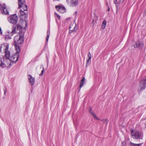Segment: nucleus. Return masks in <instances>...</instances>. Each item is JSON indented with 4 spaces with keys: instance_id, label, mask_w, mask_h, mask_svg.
Here are the masks:
<instances>
[{
    "instance_id": "nucleus-7",
    "label": "nucleus",
    "mask_w": 146,
    "mask_h": 146,
    "mask_svg": "<svg viewBox=\"0 0 146 146\" xmlns=\"http://www.w3.org/2000/svg\"><path fill=\"white\" fill-rule=\"evenodd\" d=\"M19 8L23 7L25 11H27L28 9L27 6L25 4L24 0H18Z\"/></svg>"
},
{
    "instance_id": "nucleus-4",
    "label": "nucleus",
    "mask_w": 146,
    "mask_h": 146,
    "mask_svg": "<svg viewBox=\"0 0 146 146\" xmlns=\"http://www.w3.org/2000/svg\"><path fill=\"white\" fill-rule=\"evenodd\" d=\"M131 134L133 138L137 139H142L143 137V134L139 131L132 130L131 131Z\"/></svg>"
},
{
    "instance_id": "nucleus-25",
    "label": "nucleus",
    "mask_w": 146,
    "mask_h": 146,
    "mask_svg": "<svg viewBox=\"0 0 146 146\" xmlns=\"http://www.w3.org/2000/svg\"><path fill=\"white\" fill-rule=\"evenodd\" d=\"M54 14L58 18L59 20L60 19V17L58 14L56 13H54Z\"/></svg>"
},
{
    "instance_id": "nucleus-12",
    "label": "nucleus",
    "mask_w": 146,
    "mask_h": 146,
    "mask_svg": "<svg viewBox=\"0 0 146 146\" xmlns=\"http://www.w3.org/2000/svg\"><path fill=\"white\" fill-rule=\"evenodd\" d=\"M144 46L143 43V42L138 40L134 45V47L135 48L138 47L142 49Z\"/></svg>"
},
{
    "instance_id": "nucleus-10",
    "label": "nucleus",
    "mask_w": 146,
    "mask_h": 146,
    "mask_svg": "<svg viewBox=\"0 0 146 146\" xmlns=\"http://www.w3.org/2000/svg\"><path fill=\"white\" fill-rule=\"evenodd\" d=\"M5 56L6 59H9L10 56V52L8 50L9 49V45L7 44L5 46Z\"/></svg>"
},
{
    "instance_id": "nucleus-6",
    "label": "nucleus",
    "mask_w": 146,
    "mask_h": 146,
    "mask_svg": "<svg viewBox=\"0 0 146 146\" xmlns=\"http://www.w3.org/2000/svg\"><path fill=\"white\" fill-rule=\"evenodd\" d=\"M146 87V79L143 78L140 82L139 85L138 86V90L141 91L144 90Z\"/></svg>"
},
{
    "instance_id": "nucleus-38",
    "label": "nucleus",
    "mask_w": 146,
    "mask_h": 146,
    "mask_svg": "<svg viewBox=\"0 0 146 146\" xmlns=\"http://www.w3.org/2000/svg\"><path fill=\"white\" fill-rule=\"evenodd\" d=\"M114 3L115 4V5H117V4H118L119 3H118V2H115V3Z\"/></svg>"
},
{
    "instance_id": "nucleus-34",
    "label": "nucleus",
    "mask_w": 146,
    "mask_h": 146,
    "mask_svg": "<svg viewBox=\"0 0 146 146\" xmlns=\"http://www.w3.org/2000/svg\"><path fill=\"white\" fill-rule=\"evenodd\" d=\"M0 34H2V31L1 30V27H0Z\"/></svg>"
},
{
    "instance_id": "nucleus-9",
    "label": "nucleus",
    "mask_w": 146,
    "mask_h": 146,
    "mask_svg": "<svg viewBox=\"0 0 146 146\" xmlns=\"http://www.w3.org/2000/svg\"><path fill=\"white\" fill-rule=\"evenodd\" d=\"M19 57V54L15 53L11 56L10 60L11 62L12 63H15L18 60Z\"/></svg>"
},
{
    "instance_id": "nucleus-36",
    "label": "nucleus",
    "mask_w": 146,
    "mask_h": 146,
    "mask_svg": "<svg viewBox=\"0 0 146 146\" xmlns=\"http://www.w3.org/2000/svg\"><path fill=\"white\" fill-rule=\"evenodd\" d=\"M3 6H2L0 4V10L2 8Z\"/></svg>"
},
{
    "instance_id": "nucleus-32",
    "label": "nucleus",
    "mask_w": 146,
    "mask_h": 146,
    "mask_svg": "<svg viewBox=\"0 0 146 146\" xmlns=\"http://www.w3.org/2000/svg\"><path fill=\"white\" fill-rule=\"evenodd\" d=\"M115 6L116 8L117 11L118 10V4H117L115 5Z\"/></svg>"
},
{
    "instance_id": "nucleus-8",
    "label": "nucleus",
    "mask_w": 146,
    "mask_h": 146,
    "mask_svg": "<svg viewBox=\"0 0 146 146\" xmlns=\"http://www.w3.org/2000/svg\"><path fill=\"white\" fill-rule=\"evenodd\" d=\"M68 4L70 6L73 7L76 6L78 4V0H66Z\"/></svg>"
},
{
    "instance_id": "nucleus-37",
    "label": "nucleus",
    "mask_w": 146,
    "mask_h": 146,
    "mask_svg": "<svg viewBox=\"0 0 146 146\" xmlns=\"http://www.w3.org/2000/svg\"><path fill=\"white\" fill-rule=\"evenodd\" d=\"M145 119L146 120V121H145V127H146V118H145Z\"/></svg>"
},
{
    "instance_id": "nucleus-39",
    "label": "nucleus",
    "mask_w": 146,
    "mask_h": 146,
    "mask_svg": "<svg viewBox=\"0 0 146 146\" xmlns=\"http://www.w3.org/2000/svg\"><path fill=\"white\" fill-rule=\"evenodd\" d=\"M108 3L107 2L106 3V5L107 6H108Z\"/></svg>"
},
{
    "instance_id": "nucleus-26",
    "label": "nucleus",
    "mask_w": 146,
    "mask_h": 146,
    "mask_svg": "<svg viewBox=\"0 0 146 146\" xmlns=\"http://www.w3.org/2000/svg\"><path fill=\"white\" fill-rule=\"evenodd\" d=\"M126 142L125 141H123L122 143V146H126Z\"/></svg>"
},
{
    "instance_id": "nucleus-33",
    "label": "nucleus",
    "mask_w": 146,
    "mask_h": 146,
    "mask_svg": "<svg viewBox=\"0 0 146 146\" xmlns=\"http://www.w3.org/2000/svg\"><path fill=\"white\" fill-rule=\"evenodd\" d=\"M4 95H5L6 94V90L5 89H4Z\"/></svg>"
},
{
    "instance_id": "nucleus-22",
    "label": "nucleus",
    "mask_w": 146,
    "mask_h": 146,
    "mask_svg": "<svg viewBox=\"0 0 146 146\" xmlns=\"http://www.w3.org/2000/svg\"><path fill=\"white\" fill-rule=\"evenodd\" d=\"M50 35V31L49 29L47 30V36L46 38V41L47 42L48 41V38H49V35Z\"/></svg>"
},
{
    "instance_id": "nucleus-40",
    "label": "nucleus",
    "mask_w": 146,
    "mask_h": 146,
    "mask_svg": "<svg viewBox=\"0 0 146 146\" xmlns=\"http://www.w3.org/2000/svg\"><path fill=\"white\" fill-rule=\"evenodd\" d=\"M108 11H110V8L109 7H108Z\"/></svg>"
},
{
    "instance_id": "nucleus-2",
    "label": "nucleus",
    "mask_w": 146,
    "mask_h": 146,
    "mask_svg": "<svg viewBox=\"0 0 146 146\" xmlns=\"http://www.w3.org/2000/svg\"><path fill=\"white\" fill-rule=\"evenodd\" d=\"M28 14L24 11L21 10L20 11V24L22 25V29H25L27 25V22L26 19L27 18Z\"/></svg>"
},
{
    "instance_id": "nucleus-31",
    "label": "nucleus",
    "mask_w": 146,
    "mask_h": 146,
    "mask_svg": "<svg viewBox=\"0 0 146 146\" xmlns=\"http://www.w3.org/2000/svg\"><path fill=\"white\" fill-rule=\"evenodd\" d=\"M124 1V0H119V3H123Z\"/></svg>"
},
{
    "instance_id": "nucleus-28",
    "label": "nucleus",
    "mask_w": 146,
    "mask_h": 146,
    "mask_svg": "<svg viewBox=\"0 0 146 146\" xmlns=\"http://www.w3.org/2000/svg\"><path fill=\"white\" fill-rule=\"evenodd\" d=\"M6 39H11V38L10 36H9V35H7L6 36Z\"/></svg>"
},
{
    "instance_id": "nucleus-24",
    "label": "nucleus",
    "mask_w": 146,
    "mask_h": 146,
    "mask_svg": "<svg viewBox=\"0 0 146 146\" xmlns=\"http://www.w3.org/2000/svg\"><path fill=\"white\" fill-rule=\"evenodd\" d=\"M88 56L89 57V58L88 60H87V63H88L90 60V61L91 60V55L90 52H89L88 54Z\"/></svg>"
},
{
    "instance_id": "nucleus-35",
    "label": "nucleus",
    "mask_w": 146,
    "mask_h": 146,
    "mask_svg": "<svg viewBox=\"0 0 146 146\" xmlns=\"http://www.w3.org/2000/svg\"><path fill=\"white\" fill-rule=\"evenodd\" d=\"M117 0H113V2L114 3H115V2H117Z\"/></svg>"
},
{
    "instance_id": "nucleus-18",
    "label": "nucleus",
    "mask_w": 146,
    "mask_h": 146,
    "mask_svg": "<svg viewBox=\"0 0 146 146\" xmlns=\"http://www.w3.org/2000/svg\"><path fill=\"white\" fill-rule=\"evenodd\" d=\"M18 44L15 45V44H14V45L15 48V50L16 51L15 53H18L19 54V52H20V48L18 46Z\"/></svg>"
},
{
    "instance_id": "nucleus-20",
    "label": "nucleus",
    "mask_w": 146,
    "mask_h": 146,
    "mask_svg": "<svg viewBox=\"0 0 146 146\" xmlns=\"http://www.w3.org/2000/svg\"><path fill=\"white\" fill-rule=\"evenodd\" d=\"M142 144V143H139V144H135L131 142L130 143V146H141Z\"/></svg>"
},
{
    "instance_id": "nucleus-3",
    "label": "nucleus",
    "mask_w": 146,
    "mask_h": 146,
    "mask_svg": "<svg viewBox=\"0 0 146 146\" xmlns=\"http://www.w3.org/2000/svg\"><path fill=\"white\" fill-rule=\"evenodd\" d=\"M0 62V66L2 68L8 67L11 65V62L10 59H6L4 56L2 58H1Z\"/></svg>"
},
{
    "instance_id": "nucleus-19",
    "label": "nucleus",
    "mask_w": 146,
    "mask_h": 146,
    "mask_svg": "<svg viewBox=\"0 0 146 146\" xmlns=\"http://www.w3.org/2000/svg\"><path fill=\"white\" fill-rule=\"evenodd\" d=\"M16 27L15 26L13 25L12 27V30L11 32V35H13L16 32Z\"/></svg>"
},
{
    "instance_id": "nucleus-1",
    "label": "nucleus",
    "mask_w": 146,
    "mask_h": 146,
    "mask_svg": "<svg viewBox=\"0 0 146 146\" xmlns=\"http://www.w3.org/2000/svg\"><path fill=\"white\" fill-rule=\"evenodd\" d=\"M17 30L19 31V35L16 36L14 38V44H21L24 41V35L25 30L22 29V27L18 25L17 26Z\"/></svg>"
},
{
    "instance_id": "nucleus-13",
    "label": "nucleus",
    "mask_w": 146,
    "mask_h": 146,
    "mask_svg": "<svg viewBox=\"0 0 146 146\" xmlns=\"http://www.w3.org/2000/svg\"><path fill=\"white\" fill-rule=\"evenodd\" d=\"M76 23H73V24L70 25L69 27L70 32L72 33L75 31L77 30V29H76Z\"/></svg>"
},
{
    "instance_id": "nucleus-17",
    "label": "nucleus",
    "mask_w": 146,
    "mask_h": 146,
    "mask_svg": "<svg viewBox=\"0 0 146 146\" xmlns=\"http://www.w3.org/2000/svg\"><path fill=\"white\" fill-rule=\"evenodd\" d=\"M85 82V77H84L81 80V81L80 83V86H79V87H80V88H81L84 85V84ZM80 90H79V91H80Z\"/></svg>"
},
{
    "instance_id": "nucleus-5",
    "label": "nucleus",
    "mask_w": 146,
    "mask_h": 146,
    "mask_svg": "<svg viewBox=\"0 0 146 146\" xmlns=\"http://www.w3.org/2000/svg\"><path fill=\"white\" fill-rule=\"evenodd\" d=\"M8 20L10 23L12 24H15L17 22L18 18L16 14H13L8 17Z\"/></svg>"
},
{
    "instance_id": "nucleus-14",
    "label": "nucleus",
    "mask_w": 146,
    "mask_h": 146,
    "mask_svg": "<svg viewBox=\"0 0 146 146\" xmlns=\"http://www.w3.org/2000/svg\"><path fill=\"white\" fill-rule=\"evenodd\" d=\"M28 78L31 84L32 85H34L35 82V78H33L31 75H29Z\"/></svg>"
},
{
    "instance_id": "nucleus-21",
    "label": "nucleus",
    "mask_w": 146,
    "mask_h": 146,
    "mask_svg": "<svg viewBox=\"0 0 146 146\" xmlns=\"http://www.w3.org/2000/svg\"><path fill=\"white\" fill-rule=\"evenodd\" d=\"M106 24V20H104L103 21L102 25V28L103 29H104L105 28Z\"/></svg>"
},
{
    "instance_id": "nucleus-29",
    "label": "nucleus",
    "mask_w": 146,
    "mask_h": 146,
    "mask_svg": "<svg viewBox=\"0 0 146 146\" xmlns=\"http://www.w3.org/2000/svg\"><path fill=\"white\" fill-rule=\"evenodd\" d=\"M3 47V45L2 44L0 46V52H1V48Z\"/></svg>"
},
{
    "instance_id": "nucleus-16",
    "label": "nucleus",
    "mask_w": 146,
    "mask_h": 146,
    "mask_svg": "<svg viewBox=\"0 0 146 146\" xmlns=\"http://www.w3.org/2000/svg\"><path fill=\"white\" fill-rule=\"evenodd\" d=\"M89 110L90 113L94 116L95 118L98 120H100V119L98 118L95 114L92 111V110L91 108H90L89 109Z\"/></svg>"
},
{
    "instance_id": "nucleus-27",
    "label": "nucleus",
    "mask_w": 146,
    "mask_h": 146,
    "mask_svg": "<svg viewBox=\"0 0 146 146\" xmlns=\"http://www.w3.org/2000/svg\"><path fill=\"white\" fill-rule=\"evenodd\" d=\"M44 69L43 68L42 70L41 71V73L40 74V75H42L43 74V73L44 72Z\"/></svg>"
},
{
    "instance_id": "nucleus-30",
    "label": "nucleus",
    "mask_w": 146,
    "mask_h": 146,
    "mask_svg": "<svg viewBox=\"0 0 146 146\" xmlns=\"http://www.w3.org/2000/svg\"><path fill=\"white\" fill-rule=\"evenodd\" d=\"M143 15L144 16L146 15V9L145 10V11L143 13Z\"/></svg>"
},
{
    "instance_id": "nucleus-23",
    "label": "nucleus",
    "mask_w": 146,
    "mask_h": 146,
    "mask_svg": "<svg viewBox=\"0 0 146 146\" xmlns=\"http://www.w3.org/2000/svg\"><path fill=\"white\" fill-rule=\"evenodd\" d=\"M101 121L106 124L107 125L108 123L109 120L107 119H103L101 120Z\"/></svg>"
},
{
    "instance_id": "nucleus-15",
    "label": "nucleus",
    "mask_w": 146,
    "mask_h": 146,
    "mask_svg": "<svg viewBox=\"0 0 146 146\" xmlns=\"http://www.w3.org/2000/svg\"><path fill=\"white\" fill-rule=\"evenodd\" d=\"M2 12V13L3 14H7L9 12L7 10L6 7L5 6H3L2 8L1 9Z\"/></svg>"
},
{
    "instance_id": "nucleus-11",
    "label": "nucleus",
    "mask_w": 146,
    "mask_h": 146,
    "mask_svg": "<svg viewBox=\"0 0 146 146\" xmlns=\"http://www.w3.org/2000/svg\"><path fill=\"white\" fill-rule=\"evenodd\" d=\"M55 8L58 11L61 13H63L66 11V9L62 6H56Z\"/></svg>"
}]
</instances>
